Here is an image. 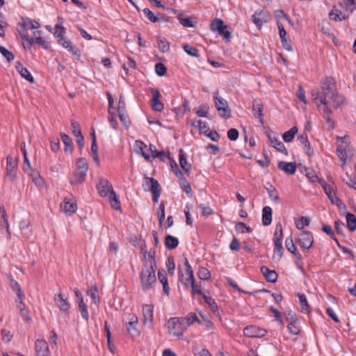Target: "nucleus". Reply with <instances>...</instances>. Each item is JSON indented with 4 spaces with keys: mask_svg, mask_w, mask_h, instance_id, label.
Masks as SVG:
<instances>
[{
    "mask_svg": "<svg viewBox=\"0 0 356 356\" xmlns=\"http://www.w3.org/2000/svg\"><path fill=\"white\" fill-rule=\"evenodd\" d=\"M147 180L151 184L150 191L152 193H161V189L160 185L156 179L152 177H145Z\"/></svg>",
    "mask_w": 356,
    "mask_h": 356,
    "instance_id": "44",
    "label": "nucleus"
},
{
    "mask_svg": "<svg viewBox=\"0 0 356 356\" xmlns=\"http://www.w3.org/2000/svg\"><path fill=\"white\" fill-rule=\"evenodd\" d=\"M296 295L299 298V303L301 307V312L307 313V314L310 313L312 312V309L307 302L306 296L303 293H296Z\"/></svg>",
    "mask_w": 356,
    "mask_h": 356,
    "instance_id": "24",
    "label": "nucleus"
},
{
    "mask_svg": "<svg viewBox=\"0 0 356 356\" xmlns=\"http://www.w3.org/2000/svg\"><path fill=\"white\" fill-rule=\"evenodd\" d=\"M329 17L334 22H341L348 19V16L342 14L341 11L336 9L335 6H334L333 9L329 13Z\"/></svg>",
    "mask_w": 356,
    "mask_h": 356,
    "instance_id": "28",
    "label": "nucleus"
},
{
    "mask_svg": "<svg viewBox=\"0 0 356 356\" xmlns=\"http://www.w3.org/2000/svg\"><path fill=\"white\" fill-rule=\"evenodd\" d=\"M129 320L126 324L127 332L132 338L138 337L140 335V331L136 327L138 323V317L135 314H129Z\"/></svg>",
    "mask_w": 356,
    "mask_h": 356,
    "instance_id": "12",
    "label": "nucleus"
},
{
    "mask_svg": "<svg viewBox=\"0 0 356 356\" xmlns=\"http://www.w3.org/2000/svg\"><path fill=\"white\" fill-rule=\"evenodd\" d=\"M264 106L260 101L254 99L252 102V111L255 118L259 119L261 124H264V114H263Z\"/></svg>",
    "mask_w": 356,
    "mask_h": 356,
    "instance_id": "19",
    "label": "nucleus"
},
{
    "mask_svg": "<svg viewBox=\"0 0 356 356\" xmlns=\"http://www.w3.org/2000/svg\"><path fill=\"white\" fill-rule=\"evenodd\" d=\"M211 30L213 32H217L220 35L223 36L225 42L230 40L231 33L229 27L225 24L221 19L216 18L212 20L210 24Z\"/></svg>",
    "mask_w": 356,
    "mask_h": 356,
    "instance_id": "7",
    "label": "nucleus"
},
{
    "mask_svg": "<svg viewBox=\"0 0 356 356\" xmlns=\"http://www.w3.org/2000/svg\"><path fill=\"white\" fill-rule=\"evenodd\" d=\"M298 322H289V324L287 325L288 330L290 333L292 334H300V329L298 327Z\"/></svg>",
    "mask_w": 356,
    "mask_h": 356,
    "instance_id": "60",
    "label": "nucleus"
},
{
    "mask_svg": "<svg viewBox=\"0 0 356 356\" xmlns=\"http://www.w3.org/2000/svg\"><path fill=\"white\" fill-rule=\"evenodd\" d=\"M312 98L318 108L323 106V112L326 123L330 124L331 129H334V122L331 119L332 111L329 107L339 108L345 101L337 89L336 82L331 76H325L321 81V90L313 89L311 91Z\"/></svg>",
    "mask_w": 356,
    "mask_h": 356,
    "instance_id": "1",
    "label": "nucleus"
},
{
    "mask_svg": "<svg viewBox=\"0 0 356 356\" xmlns=\"http://www.w3.org/2000/svg\"><path fill=\"white\" fill-rule=\"evenodd\" d=\"M181 321L184 323L186 329L193 323L197 322L199 324H202V321L198 318L197 316L194 312L188 313L185 317L181 318Z\"/></svg>",
    "mask_w": 356,
    "mask_h": 356,
    "instance_id": "23",
    "label": "nucleus"
},
{
    "mask_svg": "<svg viewBox=\"0 0 356 356\" xmlns=\"http://www.w3.org/2000/svg\"><path fill=\"white\" fill-rule=\"evenodd\" d=\"M297 243L301 248L309 249L314 244L312 233L309 231H302L298 236Z\"/></svg>",
    "mask_w": 356,
    "mask_h": 356,
    "instance_id": "11",
    "label": "nucleus"
},
{
    "mask_svg": "<svg viewBox=\"0 0 356 356\" xmlns=\"http://www.w3.org/2000/svg\"><path fill=\"white\" fill-rule=\"evenodd\" d=\"M283 238V230L282 226L280 222L276 224L275 231L274 233L273 242H277V240L279 239L280 241L282 242Z\"/></svg>",
    "mask_w": 356,
    "mask_h": 356,
    "instance_id": "50",
    "label": "nucleus"
},
{
    "mask_svg": "<svg viewBox=\"0 0 356 356\" xmlns=\"http://www.w3.org/2000/svg\"><path fill=\"white\" fill-rule=\"evenodd\" d=\"M166 267L168 269V274L170 275H173L175 268V264L174 257L172 256H169L168 257L167 261H166Z\"/></svg>",
    "mask_w": 356,
    "mask_h": 356,
    "instance_id": "56",
    "label": "nucleus"
},
{
    "mask_svg": "<svg viewBox=\"0 0 356 356\" xmlns=\"http://www.w3.org/2000/svg\"><path fill=\"white\" fill-rule=\"evenodd\" d=\"M60 138L65 145V152H70V154H72L74 149V145L72 139L69 137L68 135L65 134V133L60 134Z\"/></svg>",
    "mask_w": 356,
    "mask_h": 356,
    "instance_id": "32",
    "label": "nucleus"
},
{
    "mask_svg": "<svg viewBox=\"0 0 356 356\" xmlns=\"http://www.w3.org/2000/svg\"><path fill=\"white\" fill-rule=\"evenodd\" d=\"M348 229L350 232L356 230V217L353 213L348 212L346 216Z\"/></svg>",
    "mask_w": 356,
    "mask_h": 356,
    "instance_id": "37",
    "label": "nucleus"
},
{
    "mask_svg": "<svg viewBox=\"0 0 356 356\" xmlns=\"http://www.w3.org/2000/svg\"><path fill=\"white\" fill-rule=\"evenodd\" d=\"M143 12L144 15L148 18V19L150 22L155 23L159 20L158 17L156 15H155L154 14V13L152 12L149 8H144Z\"/></svg>",
    "mask_w": 356,
    "mask_h": 356,
    "instance_id": "63",
    "label": "nucleus"
},
{
    "mask_svg": "<svg viewBox=\"0 0 356 356\" xmlns=\"http://www.w3.org/2000/svg\"><path fill=\"white\" fill-rule=\"evenodd\" d=\"M0 52L6 58L8 62H10L14 60V54L1 45H0Z\"/></svg>",
    "mask_w": 356,
    "mask_h": 356,
    "instance_id": "57",
    "label": "nucleus"
},
{
    "mask_svg": "<svg viewBox=\"0 0 356 356\" xmlns=\"http://www.w3.org/2000/svg\"><path fill=\"white\" fill-rule=\"evenodd\" d=\"M269 197L276 204L280 203V198L278 195L277 189L272 185L266 188Z\"/></svg>",
    "mask_w": 356,
    "mask_h": 356,
    "instance_id": "38",
    "label": "nucleus"
},
{
    "mask_svg": "<svg viewBox=\"0 0 356 356\" xmlns=\"http://www.w3.org/2000/svg\"><path fill=\"white\" fill-rule=\"evenodd\" d=\"M209 106L207 104H203L195 108V113L200 118H208Z\"/></svg>",
    "mask_w": 356,
    "mask_h": 356,
    "instance_id": "45",
    "label": "nucleus"
},
{
    "mask_svg": "<svg viewBox=\"0 0 356 356\" xmlns=\"http://www.w3.org/2000/svg\"><path fill=\"white\" fill-rule=\"evenodd\" d=\"M17 161L12 156L8 155L6 157V177L10 181H14L17 178Z\"/></svg>",
    "mask_w": 356,
    "mask_h": 356,
    "instance_id": "10",
    "label": "nucleus"
},
{
    "mask_svg": "<svg viewBox=\"0 0 356 356\" xmlns=\"http://www.w3.org/2000/svg\"><path fill=\"white\" fill-rule=\"evenodd\" d=\"M277 168L284 171L286 175H293L297 170V164L296 162L279 161Z\"/></svg>",
    "mask_w": 356,
    "mask_h": 356,
    "instance_id": "17",
    "label": "nucleus"
},
{
    "mask_svg": "<svg viewBox=\"0 0 356 356\" xmlns=\"http://www.w3.org/2000/svg\"><path fill=\"white\" fill-rule=\"evenodd\" d=\"M154 307L152 305H145L143 307V321H153Z\"/></svg>",
    "mask_w": 356,
    "mask_h": 356,
    "instance_id": "25",
    "label": "nucleus"
},
{
    "mask_svg": "<svg viewBox=\"0 0 356 356\" xmlns=\"http://www.w3.org/2000/svg\"><path fill=\"white\" fill-rule=\"evenodd\" d=\"M86 177V172L77 170L70 178V184L72 185L83 183Z\"/></svg>",
    "mask_w": 356,
    "mask_h": 356,
    "instance_id": "30",
    "label": "nucleus"
},
{
    "mask_svg": "<svg viewBox=\"0 0 356 356\" xmlns=\"http://www.w3.org/2000/svg\"><path fill=\"white\" fill-rule=\"evenodd\" d=\"M191 125L195 128H198L201 132L204 133L209 129L207 124L202 120H194L192 122Z\"/></svg>",
    "mask_w": 356,
    "mask_h": 356,
    "instance_id": "51",
    "label": "nucleus"
},
{
    "mask_svg": "<svg viewBox=\"0 0 356 356\" xmlns=\"http://www.w3.org/2000/svg\"><path fill=\"white\" fill-rule=\"evenodd\" d=\"M151 92L152 93V99H151L152 108L156 111H161L164 108L163 104L159 100L161 97L160 92L156 88H151Z\"/></svg>",
    "mask_w": 356,
    "mask_h": 356,
    "instance_id": "15",
    "label": "nucleus"
},
{
    "mask_svg": "<svg viewBox=\"0 0 356 356\" xmlns=\"http://www.w3.org/2000/svg\"><path fill=\"white\" fill-rule=\"evenodd\" d=\"M17 71L19 73L22 77L24 78L29 82L33 83L35 80L28 69L23 66L20 62H17L15 65Z\"/></svg>",
    "mask_w": 356,
    "mask_h": 356,
    "instance_id": "21",
    "label": "nucleus"
},
{
    "mask_svg": "<svg viewBox=\"0 0 356 356\" xmlns=\"http://www.w3.org/2000/svg\"><path fill=\"white\" fill-rule=\"evenodd\" d=\"M60 208L66 213L72 215L76 212V205L75 203L65 200L64 202L60 204Z\"/></svg>",
    "mask_w": 356,
    "mask_h": 356,
    "instance_id": "35",
    "label": "nucleus"
},
{
    "mask_svg": "<svg viewBox=\"0 0 356 356\" xmlns=\"http://www.w3.org/2000/svg\"><path fill=\"white\" fill-rule=\"evenodd\" d=\"M297 132L298 128L296 127H291L289 131L284 133L282 136L284 141L286 143L291 142Z\"/></svg>",
    "mask_w": 356,
    "mask_h": 356,
    "instance_id": "39",
    "label": "nucleus"
},
{
    "mask_svg": "<svg viewBox=\"0 0 356 356\" xmlns=\"http://www.w3.org/2000/svg\"><path fill=\"white\" fill-rule=\"evenodd\" d=\"M104 330H105V332L106 334V339H107L108 348L110 349V350L111 352H113V348L114 347V346L111 342V332L110 327H109V325H108V323L107 321L104 322Z\"/></svg>",
    "mask_w": 356,
    "mask_h": 356,
    "instance_id": "55",
    "label": "nucleus"
},
{
    "mask_svg": "<svg viewBox=\"0 0 356 356\" xmlns=\"http://www.w3.org/2000/svg\"><path fill=\"white\" fill-rule=\"evenodd\" d=\"M202 298L204 302L209 306L210 309L212 311V312L215 314L218 315V307L215 300L211 297L207 296L206 295H203Z\"/></svg>",
    "mask_w": 356,
    "mask_h": 356,
    "instance_id": "36",
    "label": "nucleus"
},
{
    "mask_svg": "<svg viewBox=\"0 0 356 356\" xmlns=\"http://www.w3.org/2000/svg\"><path fill=\"white\" fill-rule=\"evenodd\" d=\"M213 98L216 108L220 117L224 119L230 118L232 117V111L229 107L227 100L219 97V92L218 90L213 92Z\"/></svg>",
    "mask_w": 356,
    "mask_h": 356,
    "instance_id": "5",
    "label": "nucleus"
},
{
    "mask_svg": "<svg viewBox=\"0 0 356 356\" xmlns=\"http://www.w3.org/2000/svg\"><path fill=\"white\" fill-rule=\"evenodd\" d=\"M321 230L326 233L332 240H334L337 245H339V241L337 238L334 232H333L332 227L330 225H323L321 227Z\"/></svg>",
    "mask_w": 356,
    "mask_h": 356,
    "instance_id": "49",
    "label": "nucleus"
},
{
    "mask_svg": "<svg viewBox=\"0 0 356 356\" xmlns=\"http://www.w3.org/2000/svg\"><path fill=\"white\" fill-rule=\"evenodd\" d=\"M180 186L189 197H192L193 193L189 181L186 179L179 181Z\"/></svg>",
    "mask_w": 356,
    "mask_h": 356,
    "instance_id": "58",
    "label": "nucleus"
},
{
    "mask_svg": "<svg viewBox=\"0 0 356 356\" xmlns=\"http://www.w3.org/2000/svg\"><path fill=\"white\" fill-rule=\"evenodd\" d=\"M347 2L344 4V9L346 11L353 13L356 10V0H346Z\"/></svg>",
    "mask_w": 356,
    "mask_h": 356,
    "instance_id": "64",
    "label": "nucleus"
},
{
    "mask_svg": "<svg viewBox=\"0 0 356 356\" xmlns=\"http://www.w3.org/2000/svg\"><path fill=\"white\" fill-rule=\"evenodd\" d=\"M97 287L96 285L92 286L91 289H88L86 291V294L92 298L93 302L95 305H99L100 302V298L97 295Z\"/></svg>",
    "mask_w": 356,
    "mask_h": 356,
    "instance_id": "46",
    "label": "nucleus"
},
{
    "mask_svg": "<svg viewBox=\"0 0 356 356\" xmlns=\"http://www.w3.org/2000/svg\"><path fill=\"white\" fill-rule=\"evenodd\" d=\"M184 50L190 56L198 58L200 56L199 50L188 44H186L183 47Z\"/></svg>",
    "mask_w": 356,
    "mask_h": 356,
    "instance_id": "53",
    "label": "nucleus"
},
{
    "mask_svg": "<svg viewBox=\"0 0 356 356\" xmlns=\"http://www.w3.org/2000/svg\"><path fill=\"white\" fill-rule=\"evenodd\" d=\"M97 188L101 197H106L109 194L111 207L115 210H120V202L111 182L104 178H99L97 183Z\"/></svg>",
    "mask_w": 356,
    "mask_h": 356,
    "instance_id": "2",
    "label": "nucleus"
},
{
    "mask_svg": "<svg viewBox=\"0 0 356 356\" xmlns=\"http://www.w3.org/2000/svg\"><path fill=\"white\" fill-rule=\"evenodd\" d=\"M149 149L152 153V156L153 158H159L161 161H165L167 159L168 155L165 154V153L163 151H158L156 150V147L150 145Z\"/></svg>",
    "mask_w": 356,
    "mask_h": 356,
    "instance_id": "40",
    "label": "nucleus"
},
{
    "mask_svg": "<svg viewBox=\"0 0 356 356\" xmlns=\"http://www.w3.org/2000/svg\"><path fill=\"white\" fill-rule=\"evenodd\" d=\"M197 276L200 280H208L211 277V273L207 268L200 267Z\"/></svg>",
    "mask_w": 356,
    "mask_h": 356,
    "instance_id": "52",
    "label": "nucleus"
},
{
    "mask_svg": "<svg viewBox=\"0 0 356 356\" xmlns=\"http://www.w3.org/2000/svg\"><path fill=\"white\" fill-rule=\"evenodd\" d=\"M320 184L323 188L324 192L327 196V198L330 200L332 204H335L337 206L339 210H346V206L343 203L342 200L338 197H333L332 194V188L330 186L327 184L326 181L324 179L320 180Z\"/></svg>",
    "mask_w": 356,
    "mask_h": 356,
    "instance_id": "9",
    "label": "nucleus"
},
{
    "mask_svg": "<svg viewBox=\"0 0 356 356\" xmlns=\"http://www.w3.org/2000/svg\"><path fill=\"white\" fill-rule=\"evenodd\" d=\"M158 279L163 285V290L165 295L168 296L170 293V288L168 286V279L165 273L163 270L158 271Z\"/></svg>",
    "mask_w": 356,
    "mask_h": 356,
    "instance_id": "29",
    "label": "nucleus"
},
{
    "mask_svg": "<svg viewBox=\"0 0 356 356\" xmlns=\"http://www.w3.org/2000/svg\"><path fill=\"white\" fill-rule=\"evenodd\" d=\"M8 279L10 280V286L15 291L19 299H24L25 296L22 290V287L20 284L14 280L13 277L10 275L8 276Z\"/></svg>",
    "mask_w": 356,
    "mask_h": 356,
    "instance_id": "22",
    "label": "nucleus"
},
{
    "mask_svg": "<svg viewBox=\"0 0 356 356\" xmlns=\"http://www.w3.org/2000/svg\"><path fill=\"white\" fill-rule=\"evenodd\" d=\"M181 318H170L168 321V330L170 333L175 336L180 337L183 335L186 330L184 323L181 321Z\"/></svg>",
    "mask_w": 356,
    "mask_h": 356,
    "instance_id": "8",
    "label": "nucleus"
},
{
    "mask_svg": "<svg viewBox=\"0 0 356 356\" xmlns=\"http://www.w3.org/2000/svg\"><path fill=\"white\" fill-rule=\"evenodd\" d=\"M55 305L59 308L61 312L68 314L71 305L67 298H64L63 294L59 293L56 294L54 298Z\"/></svg>",
    "mask_w": 356,
    "mask_h": 356,
    "instance_id": "13",
    "label": "nucleus"
},
{
    "mask_svg": "<svg viewBox=\"0 0 356 356\" xmlns=\"http://www.w3.org/2000/svg\"><path fill=\"white\" fill-rule=\"evenodd\" d=\"M275 245L274 253L275 255L273 258L277 257V260H280L283 255L284 249L282 247V242L280 241L279 239L277 240V242H273Z\"/></svg>",
    "mask_w": 356,
    "mask_h": 356,
    "instance_id": "41",
    "label": "nucleus"
},
{
    "mask_svg": "<svg viewBox=\"0 0 356 356\" xmlns=\"http://www.w3.org/2000/svg\"><path fill=\"white\" fill-rule=\"evenodd\" d=\"M338 140H341V143H344V140H346V138H337ZM337 154L338 156L340 158V159L343 161L342 165H343L346 163V161L347 159V152L346 149V147L343 146V144L338 145L337 148Z\"/></svg>",
    "mask_w": 356,
    "mask_h": 356,
    "instance_id": "26",
    "label": "nucleus"
},
{
    "mask_svg": "<svg viewBox=\"0 0 356 356\" xmlns=\"http://www.w3.org/2000/svg\"><path fill=\"white\" fill-rule=\"evenodd\" d=\"M179 165L181 168L184 170L186 173L188 175L190 172V165H187V159L186 156L184 154V152L183 149H180L179 150Z\"/></svg>",
    "mask_w": 356,
    "mask_h": 356,
    "instance_id": "34",
    "label": "nucleus"
},
{
    "mask_svg": "<svg viewBox=\"0 0 356 356\" xmlns=\"http://www.w3.org/2000/svg\"><path fill=\"white\" fill-rule=\"evenodd\" d=\"M266 330L254 325H248L243 330V334L248 337H262L266 334Z\"/></svg>",
    "mask_w": 356,
    "mask_h": 356,
    "instance_id": "14",
    "label": "nucleus"
},
{
    "mask_svg": "<svg viewBox=\"0 0 356 356\" xmlns=\"http://www.w3.org/2000/svg\"><path fill=\"white\" fill-rule=\"evenodd\" d=\"M179 245V240L177 238L168 234L165 237V245L166 248L170 250L175 249Z\"/></svg>",
    "mask_w": 356,
    "mask_h": 356,
    "instance_id": "33",
    "label": "nucleus"
},
{
    "mask_svg": "<svg viewBox=\"0 0 356 356\" xmlns=\"http://www.w3.org/2000/svg\"><path fill=\"white\" fill-rule=\"evenodd\" d=\"M36 356H49V346L44 339H37L35 342Z\"/></svg>",
    "mask_w": 356,
    "mask_h": 356,
    "instance_id": "16",
    "label": "nucleus"
},
{
    "mask_svg": "<svg viewBox=\"0 0 356 356\" xmlns=\"http://www.w3.org/2000/svg\"><path fill=\"white\" fill-rule=\"evenodd\" d=\"M76 165L77 170H81L87 172L88 170V165L85 158L78 159L76 163Z\"/></svg>",
    "mask_w": 356,
    "mask_h": 356,
    "instance_id": "54",
    "label": "nucleus"
},
{
    "mask_svg": "<svg viewBox=\"0 0 356 356\" xmlns=\"http://www.w3.org/2000/svg\"><path fill=\"white\" fill-rule=\"evenodd\" d=\"M184 265L186 267V273L187 274L188 277L186 278L185 282H183V283L185 284V286L186 287L189 286H191L192 293L193 295L197 294V295L202 296L203 297V295H205V294L202 291V290L200 289V287H198V286L196 284L195 280L194 275H193V268H192L191 266L190 265L186 257L184 258Z\"/></svg>",
    "mask_w": 356,
    "mask_h": 356,
    "instance_id": "6",
    "label": "nucleus"
},
{
    "mask_svg": "<svg viewBox=\"0 0 356 356\" xmlns=\"http://www.w3.org/2000/svg\"><path fill=\"white\" fill-rule=\"evenodd\" d=\"M285 246L287 250L290 252L291 254L293 253L296 250H297L291 236L287 237L286 238Z\"/></svg>",
    "mask_w": 356,
    "mask_h": 356,
    "instance_id": "61",
    "label": "nucleus"
},
{
    "mask_svg": "<svg viewBox=\"0 0 356 356\" xmlns=\"http://www.w3.org/2000/svg\"><path fill=\"white\" fill-rule=\"evenodd\" d=\"M155 72L158 76H163L167 72V67L162 63H157L155 65Z\"/></svg>",
    "mask_w": 356,
    "mask_h": 356,
    "instance_id": "59",
    "label": "nucleus"
},
{
    "mask_svg": "<svg viewBox=\"0 0 356 356\" xmlns=\"http://www.w3.org/2000/svg\"><path fill=\"white\" fill-rule=\"evenodd\" d=\"M157 217L159 226L161 227L165 219V202H161L157 211Z\"/></svg>",
    "mask_w": 356,
    "mask_h": 356,
    "instance_id": "48",
    "label": "nucleus"
},
{
    "mask_svg": "<svg viewBox=\"0 0 356 356\" xmlns=\"http://www.w3.org/2000/svg\"><path fill=\"white\" fill-rule=\"evenodd\" d=\"M272 222V209L266 206L262 209V224L264 226L270 225Z\"/></svg>",
    "mask_w": 356,
    "mask_h": 356,
    "instance_id": "27",
    "label": "nucleus"
},
{
    "mask_svg": "<svg viewBox=\"0 0 356 356\" xmlns=\"http://www.w3.org/2000/svg\"><path fill=\"white\" fill-rule=\"evenodd\" d=\"M268 141L272 147L275 148L280 152L283 153L284 155H288V151L284 143L275 137H272L269 133L266 134Z\"/></svg>",
    "mask_w": 356,
    "mask_h": 356,
    "instance_id": "18",
    "label": "nucleus"
},
{
    "mask_svg": "<svg viewBox=\"0 0 356 356\" xmlns=\"http://www.w3.org/2000/svg\"><path fill=\"white\" fill-rule=\"evenodd\" d=\"M21 38L24 40L26 43L24 44V48L25 49H31L34 42V39L29 37L26 31L20 33Z\"/></svg>",
    "mask_w": 356,
    "mask_h": 356,
    "instance_id": "47",
    "label": "nucleus"
},
{
    "mask_svg": "<svg viewBox=\"0 0 356 356\" xmlns=\"http://www.w3.org/2000/svg\"><path fill=\"white\" fill-rule=\"evenodd\" d=\"M304 169L306 172L305 175L311 183H320V180H321L322 179H319L314 171L306 167H305Z\"/></svg>",
    "mask_w": 356,
    "mask_h": 356,
    "instance_id": "43",
    "label": "nucleus"
},
{
    "mask_svg": "<svg viewBox=\"0 0 356 356\" xmlns=\"http://www.w3.org/2000/svg\"><path fill=\"white\" fill-rule=\"evenodd\" d=\"M22 26L24 28L25 31L29 29H37L40 27V24L38 22L31 18H22Z\"/></svg>",
    "mask_w": 356,
    "mask_h": 356,
    "instance_id": "31",
    "label": "nucleus"
},
{
    "mask_svg": "<svg viewBox=\"0 0 356 356\" xmlns=\"http://www.w3.org/2000/svg\"><path fill=\"white\" fill-rule=\"evenodd\" d=\"M156 267L149 266L147 261L143 265L140 273L141 287L143 291H147L152 288V284L156 282L155 275Z\"/></svg>",
    "mask_w": 356,
    "mask_h": 356,
    "instance_id": "3",
    "label": "nucleus"
},
{
    "mask_svg": "<svg viewBox=\"0 0 356 356\" xmlns=\"http://www.w3.org/2000/svg\"><path fill=\"white\" fill-rule=\"evenodd\" d=\"M260 270L268 282L271 283H275L277 282L278 275L275 270H270L266 266H262L260 268Z\"/></svg>",
    "mask_w": 356,
    "mask_h": 356,
    "instance_id": "20",
    "label": "nucleus"
},
{
    "mask_svg": "<svg viewBox=\"0 0 356 356\" xmlns=\"http://www.w3.org/2000/svg\"><path fill=\"white\" fill-rule=\"evenodd\" d=\"M55 31L54 32V37L57 39V42L63 47L66 49L72 55L77 56V59L79 60L81 57V51L76 47L72 45L70 40H66L64 38L65 28L60 24H56L55 26Z\"/></svg>",
    "mask_w": 356,
    "mask_h": 356,
    "instance_id": "4",
    "label": "nucleus"
},
{
    "mask_svg": "<svg viewBox=\"0 0 356 356\" xmlns=\"http://www.w3.org/2000/svg\"><path fill=\"white\" fill-rule=\"evenodd\" d=\"M158 48L162 53H166L170 50V43L165 38L158 37Z\"/></svg>",
    "mask_w": 356,
    "mask_h": 356,
    "instance_id": "42",
    "label": "nucleus"
},
{
    "mask_svg": "<svg viewBox=\"0 0 356 356\" xmlns=\"http://www.w3.org/2000/svg\"><path fill=\"white\" fill-rule=\"evenodd\" d=\"M71 126L72 128V134L75 137L81 136V130L79 124L74 120H71Z\"/></svg>",
    "mask_w": 356,
    "mask_h": 356,
    "instance_id": "62",
    "label": "nucleus"
}]
</instances>
